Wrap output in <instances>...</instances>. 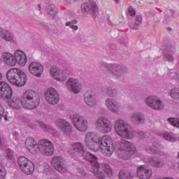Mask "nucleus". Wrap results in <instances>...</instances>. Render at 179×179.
<instances>
[{
	"mask_svg": "<svg viewBox=\"0 0 179 179\" xmlns=\"http://www.w3.org/2000/svg\"><path fill=\"white\" fill-rule=\"evenodd\" d=\"M90 5H91V9H92V12L96 13V12H98V10H99V8H98V6H97L96 2L94 1H90Z\"/></svg>",
	"mask_w": 179,
	"mask_h": 179,
	"instance_id": "e433bc0d",
	"label": "nucleus"
},
{
	"mask_svg": "<svg viewBox=\"0 0 179 179\" xmlns=\"http://www.w3.org/2000/svg\"><path fill=\"white\" fill-rule=\"evenodd\" d=\"M71 150L69 151L70 155L75 157L76 156H82L91 163V173L95 176V177L98 179H104L105 173L110 177L113 175V171L110 166L107 164H100L98 162V158L90 153L85 152L84 145L80 143H73L71 145Z\"/></svg>",
	"mask_w": 179,
	"mask_h": 179,
	"instance_id": "f03ea898",
	"label": "nucleus"
},
{
	"mask_svg": "<svg viewBox=\"0 0 179 179\" xmlns=\"http://www.w3.org/2000/svg\"><path fill=\"white\" fill-rule=\"evenodd\" d=\"M45 99L50 105H55L59 102V96L55 88H48L45 92Z\"/></svg>",
	"mask_w": 179,
	"mask_h": 179,
	"instance_id": "4468645a",
	"label": "nucleus"
},
{
	"mask_svg": "<svg viewBox=\"0 0 179 179\" xmlns=\"http://www.w3.org/2000/svg\"><path fill=\"white\" fill-rule=\"evenodd\" d=\"M2 62H3V59H2L1 57H0V64H1Z\"/></svg>",
	"mask_w": 179,
	"mask_h": 179,
	"instance_id": "09e8293b",
	"label": "nucleus"
},
{
	"mask_svg": "<svg viewBox=\"0 0 179 179\" xmlns=\"http://www.w3.org/2000/svg\"><path fill=\"white\" fill-rule=\"evenodd\" d=\"M139 179H150L152 176V171L145 165H141L136 170Z\"/></svg>",
	"mask_w": 179,
	"mask_h": 179,
	"instance_id": "a211bd4d",
	"label": "nucleus"
},
{
	"mask_svg": "<svg viewBox=\"0 0 179 179\" xmlns=\"http://www.w3.org/2000/svg\"><path fill=\"white\" fill-rule=\"evenodd\" d=\"M25 146L27 149L32 154L36 155L38 151V143L31 138H28L25 141Z\"/></svg>",
	"mask_w": 179,
	"mask_h": 179,
	"instance_id": "412c9836",
	"label": "nucleus"
},
{
	"mask_svg": "<svg viewBox=\"0 0 179 179\" xmlns=\"http://www.w3.org/2000/svg\"><path fill=\"white\" fill-rule=\"evenodd\" d=\"M106 106L110 111L113 113H117L120 110V104L115 100L113 99H106Z\"/></svg>",
	"mask_w": 179,
	"mask_h": 179,
	"instance_id": "b1692460",
	"label": "nucleus"
},
{
	"mask_svg": "<svg viewBox=\"0 0 179 179\" xmlns=\"http://www.w3.org/2000/svg\"><path fill=\"white\" fill-rule=\"evenodd\" d=\"M2 145V140H1V137H0V146Z\"/></svg>",
	"mask_w": 179,
	"mask_h": 179,
	"instance_id": "3c124183",
	"label": "nucleus"
},
{
	"mask_svg": "<svg viewBox=\"0 0 179 179\" xmlns=\"http://www.w3.org/2000/svg\"><path fill=\"white\" fill-rule=\"evenodd\" d=\"M129 125L124 120H117L114 124L115 132L123 138L130 139L134 137V132L129 130Z\"/></svg>",
	"mask_w": 179,
	"mask_h": 179,
	"instance_id": "423d86ee",
	"label": "nucleus"
},
{
	"mask_svg": "<svg viewBox=\"0 0 179 179\" xmlns=\"http://www.w3.org/2000/svg\"><path fill=\"white\" fill-rule=\"evenodd\" d=\"M164 179H174V178H165Z\"/></svg>",
	"mask_w": 179,
	"mask_h": 179,
	"instance_id": "864d4df0",
	"label": "nucleus"
},
{
	"mask_svg": "<svg viewBox=\"0 0 179 179\" xmlns=\"http://www.w3.org/2000/svg\"><path fill=\"white\" fill-rule=\"evenodd\" d=\"M106 93L110 96H113L116 94V91L115 90H112V88H108V90H106Z\"/></svg>",
	"mask_w": 179,
	"mask_h": 179,
	"instance_id": "a19ab883",
	"label": "nucleus"
},
{
	"mask_svg": "<svg viewBox=\"0 0 179 179\" xmlns=\"http://www.w3.org/2000/svg\"><path fill=\"white\" fill-rule=\"evenodd\" d=\"M150 150L154 153H159V146L153 145L152 148H150Z\"/></svg>",
	"mask_w": 179,
	"mask_h": 179,
	"instance_id": "37998d69",
	"label": "nucleus"
},
{
	"mask_svg": "<svg viewBox=\"0 0 179 179\" xmlns=\"http://www.w3.org/2000/svg\"><path fill=\"white\" fill-rule=\"evenodd\" d=\"M13 91L10 85L5 81H0V99L6 100V104L11 109L19 110L23 106L26 109L33 110L36 108L40 102V98L32 90H28L20 97L14 96Z\"/></svg>",
	"mask_w": 179,
	"mask_h": 179,
	"instance_id": "f257e3e1",
	"label": "nucleus"
},
{
	"mask_svg": "<svg viewBox=\"0 0 179 179\" xmlns=\"http://www.w3.org/2000/svg\"><path fill=\"white\" fill-rule=\"evenodd\" d=\"M100 137L99 135L94 132H90L87 134L85 143L88 149L97 152L99 151V140Z\"/></svg>",
	"mask_w": 179,
	"mask_h": 179,
	"instance_id": "6e6552de",
	"label": "nucleus"
},
{
	"mask_svg": "<svg viewBox=\"0 0 179 179\" xmlns=\"http://www.w3.org/2000/svg\"><path fill=\"white\" fill-rule=\"evenodd\" d=\"M168 122L173 127L179 128V119L178 118H169Z\"/></svg>",
	"mask_w": 179,
	"mask_h": 179,
	"instance_id": "473e14b6",
	"label": "nucleus"
},
{
	"mask_svg": "<svg viewBox=\"0 0 179 179\" xmlns=\"http://www.w3.org/2000/svg\"><path fill=\"white\" fill-rule=\"evenodd\" d=\"M157 179H162V178H157Z\"/></svg>",
	"mask_w": 179,
	"mask_h": 179,
	"instance_id": "4d7b16f0",
	"label": "nucleus"
},
{
	"mask_svg": "<svg viewBox=\"0 0 179 179\" xmlns=\"http://www.w3.org/2000/svg\"><path fill=\"white\" fill-rule=\"evenodd\" d=\"M2 57L3 59L4 63L9 66H16V60L15 59V55H12L10 52H3L2 54Z\"/></svg>",
	"mask_w": 179,
	"mask_h": 179,
	"instance_id": "5701e85b",
	"label": "nucleus"
},
{
	"mask_svg": "<svg viewBox=\"0 0 179 179\" xmlns=\"http://www.w3.org/2000/svg\"><path fill=\"white\" fill-rule=\"evenodd\" d=\"M98 147V150H101V152L106 157H110L115 150L114 141L108 135L99 137Z\"/></svg>",
	"mask_w": 179,
	"mask_h": 179,
	"instance_id": "20e7f679",
	"label": "nucleus"
},
{
	"mask_svg": "<svg viewBox=\"0 0 179 179\" xmlns=\"http://www.w3.org/2000/svg\"><path fill=\"white\" fill-rule=\"evenodd\" d=\"M176 76V78L179 80V71H178V73L176 74V73H171V76Z\"/></svg>",
	"mask_w": 179,
	"mask_h": 179,
	"instance_id": "49530a36",
	"label": "nucleus"
},
{
	"mask_svg": "<svg viewBox=\"0 0 179 179\" xmlns=\"http://www.w3.org/2000/svg\"><path fill=\"white\" fill-rule=\"evenodd\" d=\"M77 24V20H73V22H68L66 24V27H70L72 29L77 31L78 29V27L74 24Z\"/></svg>",
	"mask_w": 179,
	"mask_h": 179,
	"instance_id": "c9c22d12",
	"label": "nucleus"
},
{
	"mask_svg": "<svg viewBox=\"0 0 179 179\" xmlns=\"http://www.w3.org/2000/svg\"><path fill=\"white\" fill-rule=\"evenodd\" d=\"M85 101L87 105L91 107L97 104L96 96L92 91H88L85 94Z\"/></svg>",
	"mask_w": 179,
	"mask_h": 179,
	"instance_id": "4be33fe9",
	"label": "nucleus"
},
{
	"mask_svg": "<svg viewBox=\"0 0 179 179\" xmlns=\"http://www.w3.org/2000/svg\"><path fill=\"white\" fill-rule=\"evenodd\" d=\"M130 121L135 124H139L145 122V117L141 113H135L131 115Z\"/></svg>",
	"mask_w": 179,
	"mask_h": 179,
	"instance_id": "393cba45",
	"label": "nucleus"
},
{
	"mask_svg": "<svg viewBox=\"0 0 179 179\" xmlns=\"http://www.w3.org/2000/svg\"><path fill=\"white\" fill-rule=\"evenodd\" d=\"M66 87L75 94L80 92L82 90V85L76 78H69L66 83Z\"/></svg>",
	"mask_w": 179,
	"mask_h": 179,
	"instance_id": "f3484780",
	"label": "nucleus"
},
{
	"mask_svg": "<svg viewBox=\"0 0 179 179\" xmlns=\"http://www.w3.org/2000/svg\"><path fill=\"white\" fill-rule=\"evenodd\" d=\"M146 104L155 110H162L164 107L163 103L154 96H149L145 100Z\"/></svg>",
	"mask_w": 179,
	"mask_h": 179,
	"instance_id": "6ab92c4d",
	"label": "nucleus"
},
{
	"mask_svg": "<svg viewBox=\"0 0 179 179\" xmlns=\"http://www.w3.org/2000/svg\"><path fill=\"white\" fill-rule=\"evenodd\" d=\"M7 171L4 165L0 162V179H6Z\"/></svg>",
	"mask_w": 179,
	"mask_h": 179,
	"instance_id": "c756f323",
	"label": "nucleus"
},
{
	"mask_svg": "<svg viewBox=\"0 0 179 179\" xmlns=\"http://www.w3.org/2000/svg\"><path fill=\"white\" fill-rule=\"evenodd\" d=\"M18 166L20 170L26 175L30 176L34 171V165L33 162L25 157H20L17 160Z\"/></svg>",
	"mask_w": 179,
	"mask_h": 179,
	"instance_id": "1a4fd4ad",
	"label": "nucleus"
},
{
	"mask_svg": "<svg viewBox=\"0 0 179 179\" xmlns=\"http://www.w3.org/2000/svg\"><path fill=\"white\" fill-rule=\"evenodd\" d=\"M80 173H81L83 176H84L85 174H84V171L83 170H82V171H80Z\"/></svg>",
	"mask_w": 179,
	"mask_h": 179,
	"instance_id": "8fccbe9b",
	"label": "nucleus"
},
{
	"mask_svg": "<svg viewBox=\"0 0 179 179\" xmlns=\"http://www.w3.org/2000/svg\"><path fill=\"white\" fill-rule=\"evenodd\" d=\"M81 9L83 13H87V12H89V10H90V6L87 3H84L81 6Z\"/></svg>",
	"mask_w": 179,
	"mask_h": 179,
	"instance_id": "58836bf2",
	"label": "nucleus"
},
{
	"mask_svg": "<svg viewBox=\"0 0 179 179\" xmlns=\"http://www.w3.org/2000/svg\"><path fill=\"white\" fill-rule=\"evenodd\" d=\"M141 22H142V17L136 16V20H135V24L136 26H138L141 24Z\"/></svg>",
	"mask_w": 179,
	"mask_h": 179,
	"instance_id": "c03bdc74",
	"label": "nucleus"
},
{
	"mask_svg": "<svg viewBox=\"0 0 179 179\" xmlns=\"http://www.w3.org/2000/svg\"><path fill=\"white\" fill-rule=\"evenodd\" d=\"M115 1L117 3H119L120 0H115Z\"/></svg>",
	"mask_w": 179,
	"mask_h": 179,
	"instance_id": "603ef678",
	"label": "nucleus"
},
{
	"mask_svg": "<svg viewBox=\"0 0 179 179\" xmlns=\"http://www.w3.org/2000/svg\"><path fill=\"white\" fill-rule=\"evenodd\" d=\"M138 135H139L142 138H143L144 137L148 136V134H145L143 131H139V132H138Z\"/></svg>",
	"mask_w": 179,
	"mask_h": 179,
	"instance_id": "a18cd8bd",
	"label": "nucleus"
},
{
	"mask_svg": "<svg viewBox=\"0 0 179 179\" xmlns=\"http://www.w3.org/2000/svg\"><path fill=\"white\" fill-rule=\"evenodd\" d=\"M15 65L16 64H19L20 66H25L27 58L26 56V53L24 52L17 50L15 52Z\"/></svg>",
	"mask_w": 179,
	"mask_h": 179,
	"instance_id": "aec40b11",
	"label": "nucleus"
},
{
	"mask_svg": "<svg viewBox=\"0 0 179 179\" xmlns=\"http://www.w3.org/2000/svg\"><path fill=\"white\" fill-rule=\"evenodd\" d=\"M39 10H41V5L38 4Z\"/></svg>",
	"mask_w": 179,
	"mask_h": 179,
	"instance_id": "5fc2aeb1",
	"label": "nucleus"
},
{
	"mask_svg": "<svg viewBox=\"0 0 179 179\" xmlns=\"http://www.w3.org/2000/svg\"><path fill=\"white\" fill-rule=\"evenodd\" d=\"M31 129H37V126L41 127L45 131L52 133L53 129L50 127H47L43 122H38L36 124H29Z\"/></svg>",
	"mask_w": 179,
	"mask_h": 179,
	"instance_id": "cd10ccee",
	"label": "nucleus"
},
{
	"mask_svg": "<svg viewBox=\"0 0 179 179\" xmlns=\"http://www.w3.org/2000/svg\"><path fill=\"white\" fill-rule=\"evenodd\" d=\"M29 72L36 78H40L44 72V66L38 62H32L29 65Z\"/></svg>",
	"mask_w": 179,
	"mask_h": 179,
	"instance_id": "ddd939ff",
	"label": "nucleus"
},
{
	"mask_svg": "<svg viewBox=\"0 0 179 179\" xmlns=\"http://www.w3.org/2000/svg\"><path fill=\"white\" fill-rule=\"evenodd\" d=\"M6 78L12 85L17 87L24 86L27 80L26 73L19 68L10 69L6 73Z\"/></svg>",
	"mask_w": 179,
	"mask_h": 179,
	"instance_id": "7ed1b4c3",
	"label": "nucleus"
},
{
	"mask_svg": "<svg viewBox=\"0 0 179 179\" xmlns=\"http://www.w3.org/2000/svg\"><path fill=\"white\" fill-rule=\"evenodd\" d=\"M50 76L59 81L64 82L67 79V76L62 70L56 66H52L50 71Z\"/></svg>",
	"mask_w": 179,
	"mask_h": 179,
	"instance_id": "dca6fc26",
	"label": "nucleus"
},
{
	"mask_svg": "<svg viewBox=\"0 0 179 179\" xmlns=\"http://www.w3.org/2000/svg\"><path fill=\"white\" fill-rule=\"evenodd\" d=\"M136 146L128 141H123L120 143V147L115 151V155L119 159L127 160L134 155L136 151Z\"/></svg>",
	"mask_w": 179,
	"mask_h": 179,
	"instance_id": "39448f33",
	"label": "nucleus"
},
{
	"mask_svg": "<svg viewBox=\"0 0 179 179\" xmlns=\"http://www.w3.org/2000/svg\"><path fill=\"white\" fill-rule=\"evenodd\" d=\"M5 108L0 103V120L5 119V120H8V117L4 116Z\"/></svg>",
	"mask_w": 179,
	"mask_h": 179,
	"instance_id": "4c0bfd02",
	"label": "nucleus"
},
{
	"mask_svg": "<svg viewBox=\"0 0 179 179\" xmlns=\"http://www.w3.org/2000/svg\"><path fill=\"white\" fill-rule=\"evenodd\" d=\"M73 122L75 127L80 131H85L89 127L87 120L83 116L75 114L73 116Z\"/></svg>",
	"mask_w": 179,
	"mask_h": 179,
	"instance_id": "9b49d317",
	"label": "nucleus"
},
{
	"mask_svg": "<svg viewBox=\"0 0 179 179\" xmlns=\"http://www.w3.org/2000/svg\"><path fill=\"white\" fill-rule=\"evenodd\" d=\"M54 145L50 141L42 139L38 142V150L44 156H52L54 153Z\"/></svg>",
	"mask_w": 179,
	"mask_h": 179,
	"instance_id": "9d476101",
	"label": "nucleus"
},
{
	"mask_svg": "<svg viewBox=\"0 0 179 179\" xmlns=\"http://www.w3.org/2000/svg\"><path fill=\"white\" fill-rule=\"evenodd\" d=\"M171 96L174 99H179V88H174L171 92Z\"/></svg>",
	"mask_w": 179,
	"mask_h": 179,
	"instance_id": "f704fd0d",
	"label": "nucleus"
},
{
	"mask_svg": "<svg viewBox=\"0 0 179 179\" xmlns=\"http://www.w3.org/2000/svg\"><path fill=\"white\" fill-rule=\"evenodd\" d=\"M134 176L132 173L127 171H121L119 173V179H134Z\"/></svg>",
	"mask_w": 179,
	"mask_h": 179,
	"instance_id": "c85d7f7f",
	"label": "nucleus"
},
{
	"mask_svg": "<svg viewBox=\"0 0 179 179\" xmlns=\"http://www.w3.org/2000/svg\"><path fill=\"white\" fill-rule=\"evenodd\" d=\"M147 162L149 163L152 167H156L157 169H160L164 166V162L156 157L149 158Z\"/></svg>",
	"mask_w": 179,
	"mask_h": 179,
	"instance_id": "a878e982",
	"label": "nucleus"
},
{
	"mask_svg": "<svg viewBox=\"0 0 179 179\" xmlns=\"http://www.w3.org/2000/svg\"><path fill=\"white\" fill-rule=\"evenodd\" d=\"M51 164L57 171L60 173H66L68 171L66 162L62 157H55L51 160Z\"/></svg>",
	"mask_w": 179,
	"mask_h": 179,
	"instance_id": "f8f14e48",
	"label": "nucleus"
},
{
	"mask_svg": "<svg viewBox=\"0 0 179 179\" xmlns=\"http://www.w3.org/2000/svg\"><path fill=\"white\" fill-rule=\"evenodd\" d=\"M95 128L103 134H109L112 131L113 125L109 120L101 117L95 122Z\"/></svg>",
	"mask_w": 179,
	"mask_h": 179,
	"instance_id": "0eeeda50",
	"label": "nucleus"
},
{
	"mask_svg": "<svg viewBox=\"0 0 179 179\" xmlns=\"http://www.w3.org/2000/svg\"><path fill=\"white\" fill-rule=\"evenodd\" d=\"M0 36L7 42H12L13 41V34L1 27H0Z\"/></svg>",
	"mask_w": 179,
	"mask_h": 179,
	"instance_id": "bb28decb",
	"label": "nucleus"
},
{
	"mask_svg": "<svg viewBox=\"0 0 179 179\" xmlns=\"http://www.w3.org/2000/svg\"><path fill=\"white\" fill-rule=\"evenodd\" d=\"M128 13L131 17H134L136 15V10L132 7L130 6L128 9Z\"/></svg>",
	"mask_w": 179,
	"mask_h": 179,
	"instance_id": "ea45409f",
	"label": "nucleus"
},
{
	"mask_svg": "<svg viewBox=\"0 0 179 179\" xmlns=\"http://www.w3.org/2000/svg\"><path fill=\"white\" fill-rule=\"evenodd\" d=\"M3 79V74L0 72V80Z\"/></svg>",
	"mask_w": 179,
	"mask_h": 179,
	"instance_id": "de8ad7c7",
	"label": "nucleus"
},
{
	"mask_svg": "<svg viewBox=\"0 0 179 179\" xmlns=\"http://www.w3.org/2000/svg\"><path fill=\"white\" fill-rule=\"evenodd\" d=\"M8 159H13V152L12 150L8 149L6 151Z\"/></svg>",
	"mask_w": 179,
	"mask_h": 179,
	"instance_id": "79ce46f5",
	"label": "nucleus"
},
{
	"mask_svg": "<svg viewBox=\"0 0 179 179\" xmlns=\"http://www.w3.org/2000/svg\"><path fill=\"white\" fill-rule=\"evenodd\" d=\"M47 11H48V15H51L52 17L55 16V15L57 13V9L52 5H50L48 7Z\"/></svg>",
	"mask_w": 179,
	"mask_h": 179,
	"instance_id": "7c9ffc66",
	"label": "nucleus"
},
{
	"mask_svg": "<svg viewBox=\"0 0 179 179\" xmlns=\"http://www.w3.org/2000/svg\"><path fill=\"white\" fill-rule=\"evenodd\" d=\"M166 57L168 59L169 62H173L174 61V57H173V48L171 49H167L166 50Z\"/></svg>",
	"mask_w": 179,
	"mask_h": 179,
	"instance_id": "72a5a7b5",
	"label": "nucleus"
},
{
	"mask_svg": "<svg viewBox=\"0 0 179 179\" xmlns=\"http://www.w3.org/2000/svg\"><path fill=\"white\" fill-rule=\"evenodd\" d=\"M163 138L166 140L169 141L171 142H174L176 141V137L173 136V134H169L167 132L163 134Z\"/></svg>",
	"mask_w": 179,
	"mask_h": 179,
	"instance_id": "2f4dec72",
	"label": "nucleus"
},
{
	"mask_svg": "<svg viewBox=\"0 0 179 179\" xmlns=\"http://www.w3.org/2000/svg\"><path fill=\"white\" fill-rule=\"evenodd\" d=\"M49 179H58V178H49Z\"/></svg>",
	"mask_w": 179,
	"mask_h": 179,
	"instance_id": "6e6d98bb",
	"label": "nucleus"
},
{
	"mask_svg": "<svg viewBox=\"0 0 179 179\" xmlns=\"http://www.w3.org/2000/svg\"><path fill=\"white\" fill-rule=\"evenodd\" d=\"M55 124L57 128L59 129L61 132H62L64 135L70 136L73 131V127L69 122H68L65 120L58 119Z\"/></svg>",
	"mask_w": 179,
	"mask_h": 179,
	"instance_id": "2eb2a0df",
	"label": "nucleus"
}]
</instances>
